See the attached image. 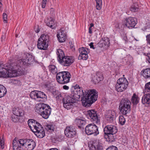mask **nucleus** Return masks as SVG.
<instances>
[{"mask_svg": "<svg viewBox=\"0 0 150 150\" xmlns=\"http://www.w3.org/2000/svg\"><path fill=\"white\" fill-rule=\"evenodd\" d=\"M131 102L127 98H122L119 106V109L121 113L124 115L128 113L131 110Z\"/></svg>", "mask_w": 150, "mask_h": 150, "instance_id": "nucleus-6", "label": "nucleus"}, {"mask_svg": "<svg viewBox=\"0 0 150 150\" xmlns=\"http://www.w3.org/2000/svg\"><path fill=\"white\" fill-rule=\"evenodd\" d=\"M18 116L13 114L11 115V120L13 122H15L18 121L19 119Z\"/></svg>", "mask_w": 150, "mask_h": 150, "instance_id": "nucleus-43", "label": "nucleus"}, {"mask_svg": "<svg viewBox=\"0 0 150 150\" xmlns=\"http://www.w3.org/2000/svg\"><path fill=\"white\" fill-rule=\"evenodd\" d=\"M128 84L118 85L116 84L115 86V88L117 91L118 92H122L125 91L127 88Z\"/></svg>", "mask_w": 150, "mask_h": 150, "instance_id": "nucleus-21", "label": "nucleus"}, {"mask_svg": "<svg viewBox=\"0 0 150 150\" xmlns=\"http://www.w3.org/2000/svg\"><path fill=\"white\" fill-rule=\"evenodd\" d=\"M115 116L116 113H115L113 112V113H112V117H111L110 115H107L106 116V119L108 122L112 123L114 120Z\"/></svg>", "mask_w": 150, "mask_h": 150, "instance_id": "nucleus-32", "label": "nucleus"}, {"mask_svg": "<svg viewBox=\"0 0 150 150\" xmlns=\"http://www.w3.org/2000/svg\"><path fill=\"white\" fill-rule=\"evenodd\" d=\"M63 88L64 89L67 90H68L69 88V87L66 85L64 86Z\"/></svg>", "mask_w": 150, "mask_h": 150, "instance_id": "nucleus-57", "label": "nucleus"}, {"mask_svg": "<svg viewBox=\"0 0 150 150\" xmlns=\"http://www.w3.org/2000/svg\"><path fill=\"white\" fill-rule=\"evenodd\" d=\"M103 79V76L101 73H98L96 75L94 76L92 79L93 83L96 84L102 80Z\"/></svg>", "mask_w": 150, "mask_h": 150, "instance_id": "nucleus-20", "label": "nucleus"}, {"mask_svg": "<svg viewBox=\"0 0 150 150\" xmlns=\"http://www.w3.org/2000/svg\"><path fill=\"white\" fill-rule=\"evenodd\" d=\"M49 70L53 74H55L57 73V69L55 66L54 65H51L49 67Z\"/></svg>", "mask_w": 150, "mask_h": 150, "instance_id": "nucleus-35", "label": "nucleus"}, {"mask_svg": "<svg viewBox=\"0 0 150 150\" xmlns=\"http://www.w3.org/2000/svg\"><path fill=\"white\" fill-rule=\"evenodd\" d=\"M98 128L94 124H90L86 126L85 128L86 133L88 135L94 134L96 136L99 134Z\"/></svg>", "mask_w": 150, "mask_h": 150, "instance_id": "nucleus-8", "label": "nucleus"}, {"mask_svg": "<svg viewBox=\"0 0 150 150\" xmlns=\"http://www.w3.org/2000/svg\"><path fill=\"white\" fill-rule=\"evenodd\" d=\"M39 100H41L40 101H44L47 98L46 95L43 92L40 91L39 94Z\"/></svg>", "mask_w": 150, "mask_h": 150, "instance_id": "nucleus-34", "label": "nucleus"}, {"mask_svg": "<svg viewBox=\"0 0 150 150\" xmlns=\"http://www.w3.org/2000/svg\"><path fill=\"white\" fill-rule=\"evenodd\" d=\"M87 115L90 117L91 121H93L97 124H100V119L97 115L96 111L93 110H88L87 111Z\"/></svg>", "mask_w": 150, "mask_h": 150, "instance_id": "nucleus-10", "label": "nucleus"}, {"mask_svg": "<svg viewBox=\"0 0 150 150\" xmlns=\"http://www.w3.org/2000/svg\"><path fill=\"white\" fill-rule=\"evenodd\" d=\"M13 113L18 117L23 116L24 115V111L18 108H14L13 110Z\"/></svg>", "mask_w": 150, "mask_h": 150, "instance_id": "nucleus-22", "label": "nucleus"}, {"mask_svg": "<svg viewBox=\"0 0 150 150\" xmlns=\"http://www.w3.org/2000/svg\"><path fill=\"white\" fill-rule=\"evenodd\" d=\"M26 57V59L22 58L11 64L7 68H4L3 65L0 64V78H7L24 74L25 69L23 66H29L30 63L34 59V57L30 54H28Z\"/></svg>", "mask_w": 150, "mask_h": 150, "instance_id": "nucleus-1", "label": "nucleus"}, {"mask_svg": "<svg viewBox=\"0 0 150 150\" xmlns=\"http://www.w3.org/2000/svg\"><path fill=\"white\" fill-rule=\"evenodd\" d=\"M141 73L145 78H150V68H148L143 70L142 71Z\"/></svg>", "mask_w": 150, "mask_h": 150, "instance_id": "nucleus-26", "label": "nucleus"}, {"mask_svg": "<svg viewBox=\"0 0 150 150\" xmlns=\"http://www.w3.org/2000/svg\"><path fill=\"white\" fill-rule=\"evenodd\" d=\"M88 54H80L78 56V59H82L83 60H86L88 58Z\"/></svg>", "mask_w": 150, "mask_h": 150, "instance_id": "nucleus-39", "label": "nucleus"}, {"mask_svg": "<svg viewBox=\"0 0 150 150\" xmlns=\"http://www.w3.org/2000/svg\"><path fill=\"white\" fill-rule=\"evenodd\" d=\"M85 50V47H83L79 48V52L81 54L83 53V52H84V50Z\"/></svg>", "mask_w": 150, "mask_h": 150, "instance_id": "nucleus-49", "label": "nucleus"}, {"mask_svg": "<svg viewBox=\"0 0 150 150\" xmlns=\"http://www.w3.org/2000/svg\"><path fill=\"white\" fill-rule=\"evenodd\" d=\"M76 133V129L72 126L67 127L64 130L65 135L69 138H72L75 137Z\"/></svg>", "mask_w": 150, "mask_h": 150, "instance_id": "nucleus-11", "label": "nucleus"}, {"mask_svg": "<svg viewBox=\"0 0 150 150\" xmlns=\"http://www.w3.org/2000/svg\"><path fill=\"white\" fill-rule=\"evenodd\" d=\"M54 125L53 124H48L45 127V129L47 130L49 132H52L54 131Z\"/></svg>", "mask_w": 150, "mask_h": 150, "instance_id": "nucleus-36", "label": "nucleus"}, {"mask_svg": "<svg viewBox=\"0 0 150 150\" xmlns=\"http://www.w3.org/2000/svg\"><path fill=\"white\" fill-rule=\"evenodd\" d=\"M136 4H133L130 8V10L133 12L137 11L138 10V8L136 6Z\"/></svg>", "mask_w": 150, "mask_h": 150, "instance_id": "nucleus-42", "label": "nucleus"}, {"mask_svg": "<svg viewBox=\"0 0 150 150\" xmlns=\"http://www.w3.org/2000/svg\"><path fill=\"white\" fill-rule=\"evenodd\" d=\"M123 39L125 41H127V37L125 36L123 38Z\"/></svg>", "mask_w": 150, "mask_h": 150, "instance_id": "nucleus-63", "label": "nucleus"}, {"mask_svg": "<svg viewBox=\"0 0 150 150\" xmlns=\"http://www.w3.org/2000/svg\"><path fill=\"white\" fill-rule=\"evenodd\" d=\"M57 37L59 41L60 42H64L66 40V37L65 34L62 32L57 34Z\"/></svg>", "mask_w": 150, "mask_h": 150, "instance_id": "nucleus-24", "label": "nucleus"}, {"mask_svg": "<svg viewBox=\"0 0 150 150\" xmlns=\"http://www.w3.org/2000/svg\"><path fill=\"white\" fill-rule=\"evenodd\" d=\"M144 89L146 92L150 93V81L145 84Z\"/></svg>", "mask_w": 150, "mask_h": 150, "instance_id": "nucleus-41", "label": "nucleus"}, {"mask_svg": "<svg viewBox=\"0 0 150 150\" xmlns=\"http://www.w3.org/2000/svg\"><path fill=\"white\" fill-rule=\"evenodd\" d=\"M71 76V75L69 72L63 71L57 74L56 79L59 83L65 84L69 82Z\"/></svg>", "mask_w": 150, "mask_h": 150, "instance_id": "nucleus-5", "label": "nucleus"}, {"mask_svg": "<svg viewBox=\"0 0 150 150\" xmlns=\"http://www.w3.org/2000/svg\"><path fill=\"white\" fill-rule=\"evenodd\" d=\"M96 3V8L97 10H100L101 8L102 0H95Z\"/></svg>", "mask_w": 150, "mask_h": 150, "instance_id": "nucleus-38", "label": "nucleus"}, {"mask_svg": "<svg viewBox=\"0 0 150 150\" xmlns=\"http://www.w3.org/2000/svg\"><path fill=\"white\" fill-rule=\"evenodd\" d=\"M49 36L48 34H42L38 41L37 47L41 50H46L48 46Z\"/></svg>", "mask_w": 150, "mask_h": 150, "instance_id": "nucleus-4", "label": "nucleus"}, {"mask_svg": "<svg viewBox=\"0 0 150 150\" xmlns=\"http://www.w3.org/2000/svg\"><path fill=\"white\" fill-rule=\"evenodd\" d=\"M52 93L54 96H56L57 98V97H59V95H58L59 92L58 91L56 90H54L52 92Z\"/></svg>", "mask_w": 150, "mask_h": 150, "instance_id": "nucleus-46", "label": "nucleus"}, {"mask_svg": "<svg viewBox=\"0 0 150 150\" xmlns=\"http://www.w3.org/2000/svg\"><path fill=\"white\" fill-rule=\"evenodd\" d=\"M136 20V18L132 17L126 18L124 21L125 25L129 28H134L137 24Z\"/></svg>", "mask_w": 150, "mask_h": 150, "instance_id": "nucleus-16", "label": "nucleus"}, {"mask_svg": "<svg viewBox=\"0 0 150 150\" xmlns=\"http://www.w3.org/2000/svg\"><path fill=\"white\" fill-rule=\"evenodd\" d=\"M3 4L1 2H0V11H2V6Z\"/></svg>", "mask_w": 150, "mask_h": 150, "instance_id": "nucleus-59", "label": "nucleus"}, {"mask_svg": "<svg viewBox=\"0 0 150 150\" xmlns=\"http://www.w3.org/2000/svg\"><path fill=\"white\" fill-rule=\"evenodd\" d=\"M24 139H21L19 140L14 139L13 141V150H17L20 148L23 149Z\"/></svg>", "mask_w": 150, "mask_h": 150, "instance_id": "nucleus-12", "label": "nucleus"}, {"mask_svg": "<svg viewBox=\"0 0 150 150\" xmlns=\"http://www.w3.org/2000/svg\"><path fill=\"white\" fill-rule=\"evenodd\" d=\"M146 38L147 41L149 43L150 45V34L146 35Z\"/></svg>", "mask_w": 150, "mask_h": 150, "instance_id": "nucleus-52", "label": "nucleus"}, {"mask_svg": "<svg viewBox=\"0 0 150 150\" xmlns=\"http://www.w3.org/2000/svg\"><path fill=\"white\" fill-rule=\"evenodd\" d=\"M88 146L90 150H103L102 146L99 144L97 145L96 146L93 144H91L89 145Z\"/></svg>", "mask_w": 150, "mask_h": 150, "instance_id": "nucleus-28", "label": "nucleus"}, {"mask_svg": "<svg viewBox=\"0 0 150 150\" xmlns=\"http://www.w3.org/2000/svg\"><path fill=\"white\" fill-rule=\"evenodd\" d=\"M113 112H114L115 113V112L114 111H113L112 110H110L109 111L108 114L107 115H110L111 117H112V113H113Z\"/></svg>", "mask_w": 150, "mask_h": 150, "instance_id": "nucleus-55", "label": "nucleus"}, {"mask_svg": "<svg viewBox=\"0 0 150 150\" xmlns=\"http://www.w3.org/2000/svg\"><path fill=\"white\" fill-rule=\"evenodd\" d=\"M76 88L75 87L73 91V95L76 96V98H79L81 96H82L81 98V101L82 102L83 106L88 107L91 106V105L97 100L98 95L96 93V91L94 89L87 90L83 92L82 88H81L79 86Z\"/></svg>", "mask_w": 150, "mask_h": 150, "instance_id": "nucleus-2", "label": "nucleus"}, {"mask_svg": "<svg viewBox=\"0 0 150 150\" xmlns=\"http://www.w3.org/2000/svg\"><path fill=\"white\" fill-rule=\"evenodd\" d=\"M74 61L73 57L69 56H66L62 58L59 62L63 65L65 66H69Z\"/></svg>", "mask_w": 150, "mask_h": 150, "instance_id": "nucleus-14", "label": "nucleus"}, {"mask_svg": "<svg viewBox=\"0 0 150 150\" xmlns=\"http://www.w3.org/2000/svg\"><path fill=\"white\" fill-rule=\"evenodd\" d=\"M35 112L45 119H47L51 114V109L48 105L40 103L36 105Z\"/></svg>", "mask_w": 150, "mask_h": 150, "instance_id": "nucleus-3", "label": "nucleus"}, {"mask_svg": "<svg viewBox=\"0 0 150 150\" xmlns=\"http://www.w3.org/2000/svg\"><path fill=\"white\" fill-rule=\"evenodd\" d=\"M148 58L147 59V60L149 63H150V54H148Z\"/></svg>", "mask_w": 150, "mask_h": 150, "instance_id": "nucleus-58", "label": "nucleus"}, {"mask_svg": "<svg viewBox=\"0 0 150 150\" xmlns=\"http://www.w3.org/2000/svg\"><path fill=\"white\" fill-rule=\"evenodd\" d=\"M126 120L125 118L123 116H120L119 117V122L122 125H124Z\"/></svg>", "mask_w": 150, "mask_h": 150, "instance_id": "nucleus-40", "label": "nucleus"}, {"mask_svg": "<svg viewBox=\"0 0 150 150\" xmlns=\"http://www.w3.org/2000/svg\"><path fill=\"white\" fill-rule=\"evenodd\" d=\"M6 35L5 34H3V35H2V37H1V41H3V40H5L6 38Z\"/></svg>", "mask_w": 150, "mask_h": 150, "instance_id": "nucleus-54", "label": "nucleus"}, {"mask_svg": "<svg viewBox=\"0 0 150 150\" xmlns=\"http://www.w3.org/2000/svg\"><path fill=\"white\" fill-rule=\"evenodd\" d=\"M49 150H59L58 149L56 148H52L50 149Z\"/></svg>", "mask_w": 150, "mask_h": 150, "instance_id": "nucleus-64", "label": "nucleus"}, {"mask_svg": "<svg viewBox=\"0 0 150 150\" xmlns=\"http://www.w3.org/2000/svg\"><path fill=\"white\" fill-rule=\"evenodd\" d=\"M92 28H91V27H89V33L90 34H91L92 33Z\"/></svg>", "mask_w": 150, "mask_h": 150, "instance_id": "nucleus-60", "label": "nucleus"}, {"mask_svg": "<svg viewBox=\"0 0 150 150\" xmlns=\"http://www.w3.org/2000/svg\"><path fill=\"white\" fill-rule=\"evenodd\" d=\"M103 131L105 136L111 134L116 133L117 131V127L114 125H108L104 128Z\"/></svg>", "mask_w": 150, "mask_h": 150, "instance_id": "nucleus-13", "label": "nucleus"}, {"mask_svg": "<svg viewBox=\"0 0 150 150\" xmlns=\"http://www.w3.org/2000/svg\"><path fill=\"white\" fill-rule=\"evenodd\" d=\"M35 31L36 33H38L40 31V29L39 28H37V30H35Z\"/></svg>", "mask_w": 150, "mask_h": 150, "instance_id": "nucleus-61", "label": "nucleus"}, {"mask_svg": "<svg viewBox=\"0 0 150 150\" xmlns=\"http://www.w3.org/2000/svg\"><path fill=\"white\" fill-rule=\"evenodd\" d=\"M116 133L111 134H108L106 136H105V137H107V141L109 142H112L115 141V139L116 138Z\"/></svg>", "mask_w": 150, "mask_h": 150, "instance_id": "nucleus-25", "label": "nucleus"}, {"mask_svg": "<svg viewBox=\"0 0 150 150\" xmlns=\"http://www.w3.org/2000/svg\"><path fill=\"white\" fill-rule=\"evenodd\" d=\"M86 123V121L82 119H79L77 121V125L80 129L83 128V126L85 125Z\"/></svg>", "mask_w": 150, "mask_h": 150, "instance_id": "nucleus-33", "label": "nucleus"}, {"mask_svg": "<svg viewBox=\"0 0 150 150\" xmlns=\"http://www.w3.org/2000/svg\"><path fill=\"white\" fill-rule=\"evenodd\" d=\"M74 46V45L73 44H71L70 45V48L71 49H72L73 48Z\"/></svg>", "mask_w": 150, "mask_h": 150, "instance_id": "nucleus-62", "label": "nucleus"}, {"mask_svg": "<svg viewBox=\"0 0 150 150\" xmlns=\"http://www.w3.org/2000/svg\"><path fill=\"white\" fill-rule=\"evenodd\" d=\"M142 100L143 104H149L150 103V94H147L144 96Z\"/></svg>", "mask_w": 150, "mask_h": 150, "instance_id": "nucleus-23", "label": "nucleus"}, {"mask_svg": "<svg viewBox=\"0 0 150 150\" xmlns=\"http://www.w3.org/2000/svg\"><path fill=\"white\" fill-rule=\"evenodd\" d=\"M104 42V44L105 45V48H107L109 46L110 40L109 38L107 37H105L103 38Z\"/></svg>", "mask_w": 150, "mask_h": 150, "instance_id": "nucleus-37", "label": "nucleus"}, {"mask_svg": "<svg viewBox=\"0 0 150 150\" xmlns=\"http://www.w3.org/2000/svg\"><path fill=\"white\" fill-rule=\"evenodd\" d=\"M104 42L103 38H102L100 40L99 42L98 43V46L100 47H105V45L104 44Z\"/></svg>", "mask_w": 150, "mask_h": 150, "instance_id": "nucleus-44", "label": "nucleus"}, {"mask_svg": "<svg viewBox=\"0 0 150 150\" xmlns=\"http://www.w3.org/2000/svg\"><path fill=\"white\" fill-rule=\"evenodd\" d=\"M0 143L1 148L3 149L4 148V141L1 139V137H0Z\"/></svg>", "mask_w": 150, "mask_h": 150, "instance_id": "nucleus-48", "label": "nucleus"}, {"mask_svg": "<svg viewBox=\"0 0 150 150\" xmlns=\"http://www.w3.org/2000/svg\"><path fill=\"white\" fill-rule=\"evenodd\" d=\"M4 23H7V16L5 13H4L2 15Z\"/></svg>", "mask_w": 150, "mask_h": 150, "instance_id": "nucleus-45", "label": "nucleus"}, {"mask_svg": "<svg viewBox=\"0 0 150 150\" xmlns=\"http://www.w3.org/2000/svg\"><path fill=\"white\" fill-rule=\"evenodd\" d=\"M47 25L51 28L53 29L55 28L56 25L54 19L51 17H47L45 20Z\"/></svg>", "mask_w": 150, "mask_h": 150, "instance_id": "nucleus-18", "label": "nucleus"}, {"mask_svg": "<svg viewBox=\"0 0 150 150\" xmlns=\"http://www.w3.org/2000/svg\"><path fill=\"white\" fill-rule=\"evenodd\" d=\"M50 10L51 14V16H53L55 14V12L53 8H51Z\"/></svg>", "mask_w": 150, "mask_h": 150, "instance_id": "nucleus-53", "label": "nucleus"}, {"mask_svg": "<svg viewBox=\"0 0 150 150\" xmlns=\"http://www.w3.org/2000/svg\"><path fill=\"white\" fill-rule=\"evenodd\" d=\"M139 98L135 93H134L131 99V101L133 105H136L139 103Z\"/></svg>", "mask_w": 150, "mask_h": 150, "instance_id": "nucleus-27", "label": "nucleus"}, {"mask_svg": "<svg viewBox=\"0 0 150 150\" xmlns=\"http://www.w3.org/2000/svg\"><path fill=\"white\" fill-rule=\"evenodd\" d=\"M71 96H68L66 98H64L62 100L64 107L68 109L72 108L73 107V103L76 100V96L73 95L72 93L71 95Z\"/></svg>", "mask_w": 150, "mask_h": 150, "instance_id": "nucleus-7", "label": "nucleus"}, {"mask_svg": "<svg viewBox=\"0 0 150 150\" xmlns=\"http://www.w3.org/2000/svg\"><path fill=\"white\" fill-rule=\"evenodd\" d=\"M34 131L33 132L35 135L39 138H43L45 135L44 130L41 125L38 127L37 129H34Z\"/></svg>", "mask_w": 150, "mask_h": 150, "instance_id": "nucleus-17", "label": "nucleus"}, {"mask_svg": "<svg viewBox=\"0 0 150 150\" xmlns=\"http://www.w3.org/2000/svg\"><path fill=\"white\" fill-rule=\"evenodd\" d=\"M40 91H33L30 93V96L31 98L38 101H40L41 100H39V94Z\"/></svg>", "mask_w": 150, "mask_h": 150, "instance_id": "nucleus-19", "label": "nucleus"}, {"mask_svg": "<svg viewBox=\"0 0 150 150\" xmlns=\"http://www.w3.org/2000/svg\"><path fill=\"white\" fill-rule=\"evenodd\" d=\"M7 91L6 88L3 85H0V98L4 97Z\"/></svg>", "mask_w": 150, "mask_h": 150, "instance_id": "nucleus-30", "label": "nucleus"}, {"mask_svg": "<svg viewBox=\"0 0 150 150\" xmlns=\"http://www.w3.org/2000/svg\"><path fill=\"white\" fill-rule=\"evenodd\" d=\"M93 42H91L90 44L89 45L90 46L91 48H92L93 49H95V47H94V46L93 45Z\"/></svg>", "mask_w": 150, "mask_h": 150, "instance_id": "nucleus-56", "label": "nucleus"}, {"mask_svg": "<svg viewBox=\"0 0 150 150\" xmlns=\"http://www.w3.org/2000/svg\"><path fill=\"white\" fill-rule=\"evenodd\" d=\"M128 84V82L125 77H122L119 78L117 81V83L118 85Z\"/></svg>", "mask_w": 150, "mask_h": 150, "instance_id": "nucleus-31", "label": "nucleus"}, {"mask_svg": "<svg viewBox=\"0 0 150 150\" xmlns=\"http://www.w3.org/2000/svg\"><path fill=\"white\" fill-rule=\"evenodd\" d=\"M46 2L47 1H42V8H44L45 7L46 4Z\"/></svg>", "mask_w": 150, "mask_h": 150, "instance_id": "nucleus-50", "label": "nucleus"}, {"mask_svg": "<svg viewBox=\"0 0 150 150\" xmlns=\"http://www.w3.org/2000/svg\"><path fill=\"white\" fill-rule=\"evenodd\" d=\"M57 54L58 56V59L59 62L61 61L62 58H64V57H65L63 51L61 49H57Z\"/></svg>", "mask_w": 150, "mask_h": 150, "instance_id": "nucleus-29", "label": "nucleus"}, {"mask_svg": "<svg viewBox=\"0 0 150 150\" xmlns=\"http://www.w3.org/2000/svg\"><path fill=\"white\" fill-rule=\"evenodd\" d=\"M106 150H118L117 148L113 146L109 147Z\"/></svg>", "mask_w": 150, "mask_h": 150, "instance_id": "nucleus-47", "label": "nucleus"}, {"mask_svg": "<svg viewBox=\"0 0 150 150\" xmlns=\"http://www.w3.org/2000/svg\"><path fill=\"white\" fill-rule=\"evenodd\" d=\"M28 124L31 130L33 132L34 129H37L41 125L38 122L33 119H29L28 121Z\"/></svg>", "mask_w": 150, "mask_h": 150, "instance_id": "nucleus-15", "label": "nucleus"}, {"mask_svg": "<svg viewBox=\"0 0 150 150\" xmlns=\"http://www.w3.org/2000/svg\"><path fill=\"white\" fill-rule=\"evenodd\" d=\"M89 52V50L88 49L85 47V50H84V52H83V54H88Z\"/></svg>", "mask_w": 150, "mask_h": 150, "instance_id": "nucleus-51", "label": "nucleus"}, {"mask_svg": "<svg viewBox=\"0 0 150 150\" xmlns=\"http://www.w3.org/2000/svg\"><path fill=\"white\" fill-rule=\"evenodd\" d=\"M24 143V150H33L36 146L35 142L32 139H25Z\"/></svg>", "mask_w": 150, "mask_h": 150, "instance_id": "nucleus-9", "label": "nucleus"}]
</instances>
